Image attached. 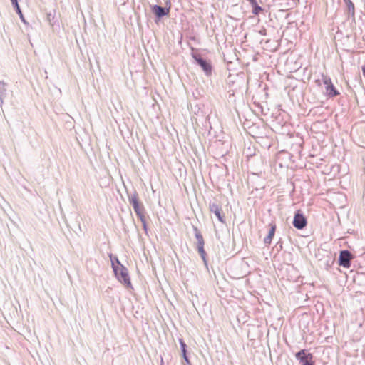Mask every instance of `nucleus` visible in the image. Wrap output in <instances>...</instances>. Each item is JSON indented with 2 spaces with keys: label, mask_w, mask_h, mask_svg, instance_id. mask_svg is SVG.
<instances>
[{
  "label": "nucleus",
  "mask_w": 365,
  "mask_h": 365,
  "mask_svg": "<svg viewBox=\"0 0 365 365\" xmlns=\"http://www.w3.org/2000/svg\"><path fill=\"white\" fill-rule=\"evenodd\" d=\"M153 14L155 16L157 21H159L162 17L165 16L169 13V9L163 7L160 5H153L151 8Z\"/></svg>",
  "instance_id": "6"
},
{
  "label": "nucleus",
  "mask_w": 365,
  "mask_h": 365,
  "mask_svg": "<svg viewBox=\"0 0 365 365\" xmlns=\"http://www.w3.org/2000/svg\"><path fill=\"white\" fill-rule=\"evenodd\" d=\"M252 13L255 15L259 14L260 12L263 11L262 8L258 5V4H255L252 6Z\"/></svg>",
  "instance_id": "14"
},
{
  "label": "nucleus",
  "mask_w": 365,
  "mask_h": 365,
  "mask_svg": "<svg viewBox=\"0 0 365 365\" xmlns=\"http://www.w3.org/2000/svg\"><path fill=\"white\" fill-rule=\"evenodd\" d=\"M198 239H199V245H198V251L201 255V257H202V259H205V251L204 250V248H203V239H202V236H197Z\"/></svg>",
  "instance_id": "11"
},
{
  "label": "nucleus",
  "mask_w": 365,
  "mask_h": 365,
  "mask_svg": "<svg viewBox=\"0 0 365 365\" xmlns=\"http://www.w3.org/2000/svg\"><path fill=\"white\" fill-rule=\"evenodd\" d=\"M362 72H363V74L365 76V66L362 67Z\"/></svg>",
  "instance_id": "17"
},
{
  "label": "nucleus",
  "mask_w": 365,
  "mask_h": 365,
  "mask_svg": "<svg viewBox=\"0 0 365 365\" xmlns=\"http://www.w3.org/2000/svg\"><path fill=\"white\" fill-rule=\"evenodd\" d=\"M197 61L198 64L201 66V68L203 69L206 75H210L212 73V66L211 64L206 61L205 60H203L202 58L197 59Z\"/></svg>",
  "instance_id": "9"
},
{
  "label": "nucleus",
  "mask_w": 365,
  "mask_h": 365,
  "mask_svg": "<svg viewBox=\"0 0 365 365\" xmlns=\"http://www.w3.org/2000/svg\"><path fill=\"white\" fill-rule=\"evenodd\" d=\"M307 219L301 213H296L294 217L293 225L299 230L303 229L307 225Z\"/></svg>",
  "instance_id": "7"
},
{
  "label": "nucleus",
  "mask_w": 365,
  "mask_h": 365,
  "mask_svg": "<svg viewBox=\"0 0 365 365\" xmlns=\"http://www.w3.org/2000/svg\"><path fill=\"white\" fill-rule=\"evenodd\" d=\"M183 353H184V357L185 358V350L183 351Z\"/></svg>",
  "instance_id": "18"
},
{
  "label": "nucleus",
  "mask_w": 365,
  "mask_h": 365,
  "mask_svg": "<svg viewBox=\"0 0 365 365\" xmlns=\"http://www.w3.org/2000/svg\"><path fill=\"white\" fill-rule=\"evenodd\" d=\"M353 258L354 256L349 251L342 250L339 254V264L348 269L351 267V261Z\"/></svg>",
  "instance_id": "4"
},
{
  "label": "nucleus",
  "mask_w": 365,
  "mask_h": 365,
  "mask_svg": "<svg viewBox=\"0 0 365 365\" xmlns=\"http://www.w3.org/2000/svg\"><path fill=\"white\" fill-rule=\"evenodd\" d=\"M12 5H13L14 8L15 9V10H16V13L19 14V17H20V19H21V21H22L23 23H27V22L26 21V20H25L24 17V15H23V14H22V12H21V9H20L19 5V3L17 2V5H16V4H12Z\"/></svg>",
  "instance_id": "12"
},
{
  "label": "nucleus",
  "mask_w": 365,
  "mask_h": 365,
  "mask_svg": "<svg viewBox=\"0 0 365 365\" xmlns=\"http://www.w3.org/2000/svg\"><path fill=\"white\" fill-rule=\"evenodd\" d=\"M269 226H270V230H269V234L264 240V242L267 243V244L271 243V242L273 239V237L275 234V231H276V225L274 223L270 224Z\"/></svg>",
  "instance_id": "10"
},
{
  "label": "nucleus",
  "mask_w": 365,
  "mask_h": 365,
  "mask_svg": "<svg viewBox=\"0 0 365 365\" xmlns=\"http://www.w3.org/2000/svg\"><path fill=\"white\" fill-rule=\"evenodd\" d=\"M247 1L250 2V4H251V6H254L255 4H257V0H247Z\"/></svg>",
  "instance_id": "15"
},
{
  "label": "nucleus",
  "mask_w": 365,
  "mask_h": 365,
  "mask_svg": "<svg viewBox=\"0 0 365 365\" xmlns=\"http://www.w3.org/2000/svg\"><path fill=\"white\" fill-rule=\"evenodd\" d=\"M130 204L133 205V207L136 213V215L140 217L141 221L144 222L145 220V209L143 205L139 202L138 198L135 196L133 197L130 200Z\"/></svg>",
  "instance_id": "5"
},
{
  "label": "nucleus",
  "mask_w": 365,
  "mask_h": 365,
  "mask_svg": "<svg viewBox=\"0 0 365 365\" xmlns=\"http://www.w3.org/2000/svg\"><path fill=\"white\" fill-rule=\"evenodd\" d=\"M111 261L112 267L118 280L123 283L127 287H131V282L127 269L120 264L117 258H115L116 264L113 259Z\"/></svg>",
  "instance_id": "1"
},
{
  "label": "nucleus",
  "mask_w": 365,
  "mask_h": 365,
  "mask_svg": "<svg viewBox=\"0 0 365 365\" xmlns=\"http://www.w3.org/2000/svg\"><path fill=\"white\" fill-rule=\"evenodd\" d=\"M11 1L12 4H16L17 5L18 0H11Z\"/></svg>",
  "instance_id": "16"
},
{
  "label": "nucleus",
  "mask_w": 365,
  "mask_h": 365,
  "mask_svg": "<svg viewBox=\"0 0 365 365\" xmlns=\"http://www.w3.org/2000/svg\"><path fill=\"white\" fill-rule=\"evenodd\" d=\"M215 210H213L215 215H216V217L218 218V220L222 222H224V219H223V217L221 215V210L220 208H219L217 206H213Z\"/></svg>",
  "instance_id": "13"
},
{
  "label": "nucleus",
  "mask_w": 365,
  "mask_h": 365,
  "mask_svg": "<svg viewBox=\"0 0 365 365\" xmlns=\"http://www.w3.org/2000/svg\"><path fill=\"white\" fill-rule=\"evenodd\" d=\"M60 16L55 9L50 10L46 13V20L49 23H58Z\"/></svg>",
  "instance_id": "8"
},
{
  "label": "nucleus",
  "mask_w": 365,
  "mask_h": 365,
  "mask_svg": "<svg viewBox=\"0 0 365 365\" xmlns=\"http://www.w3.org/2000/svg\"><path fill=\"white\" fill-rule=\"evenodd\" d=\"M323 83L325 85L326 95L329 98H334L339 95V92L336 90L329 77L323 76Z\"/></svg>",
  "instance_id": "3"
},
{
  "label": "nucleus",
  "mask_w": 365,
  "mask_h": 365,
  "mask_svg": "<svg viewBox=\"0 0 365 365\" xmlns=\"http://www.w3.org/2000/svg\"><path fill=\"white\" fill-rule=\"evenodd\" d=\"M295 356L299 361L300 365H315L313 355L305 349L296 353Z\"/></svg>",
  "instance_id": "2"
}]
</instances>
